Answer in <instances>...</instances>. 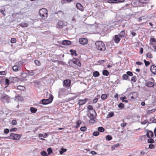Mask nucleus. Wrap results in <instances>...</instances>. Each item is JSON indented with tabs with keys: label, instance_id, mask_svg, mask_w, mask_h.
Segmentation results:
<instances>
[{
	"label": "nucleus",
	"instance_id": "obj_1",
	"mask_svg": "<svg viewBox=\"0 0 156 156\" xmlns=\"http://www.w3.org/2000/svg\"><path fill=\"white\" fill-rule=\"evenodd\" d=\"M39 14L40 16L43 19H46L48 17V13L47 9L44 8L40 9Z\"/></svg>",
	"mask_w": 156,
	"mask_h": 156
},
{
	"label": "nucleus",
	"instance_id": "obj_2",
	"mask_svg": "<svg viewBox=\"0 0 156 156\" xmlns=\"http://www.w3.org/2000/svg\"><path fill=\"white\" fill-rule=\"evenodd\" d=\"M96 48L97 49H105V46L104 42L101 41H98L95 43Z\"/></svg>",
	"mask_w": 156,
	"mask_h": 156
},
{
	"label": "nucleus",
	"instance_id": "obj_3",
	"mask_svg": "<svg viewBox=\"0 0 156 156\" xmlns=\"http://www.w3.org/2000/svg\"><path fill=\"white\" fill-rule=\"evenodd\" d=\"M21 137V136L20 134L11 133L9 136V138L14 140H18Z\"/></svg>",
	"mask_w": 156,
	"mask_h": 156
},
{
	"label": "nucleus",
	"instance_id": "obj_4",
	"mask_svg": "<svg viewBox=\"0 0 156 156\" xmlns=\"http://www.w3.org/2000/svg\"><path fill=\"white\" fill-rule=\"evenodd\" d=\"M53 100L52 96H50L49 98L47 99H43L41 101L42 104L44 105H46L51 103Z\"/></svg>",
	"mask_w": 156,
	"mask_h": 156
},
{
	"label": "nucleus",
	"instance_id": "obj_5",
	"mask_svg": "<svg viewBox=\"0 0 156 156\" xmlns=\"http://www.w3.org/2000/svg\"><path fill=\"white\" fill-rule=\"evenodd\" d=\"M71 61L73 63L79 67L81 66V64L78 59L74 58L72 59Z\"/></svg>",
	"mask_w": 156,
	"mask_h": 156
},
{
	"label": "nucleus",
	"instance_id": "obj_6",
	"mask_svg": "<svg viewBox=\"0 0 156 156\" xmlns=\"http://www.w3.org/2000/svg\"><path fill=\"white\" fill-rule=\"evenodd\" d=\"M150 44L153 45V48L154 49H156V40L154 38H151L150 40Z\"/></svg>",
	"mask_w": 156,
	"mask_h": 156
},
{
	"label": "nucleus",
	"instance_id": "obj_7",
	"mask_svg": "<svg viewBox=\"0 0 156 156\" xmlns=\"http://www.w3.org/2000/svg\"><path fill=\"white\" fill-rule=\"evenodd\" d=\"M79 41L80 43L82 44H86L88 42L87 39L84 38H81L79 39Z\"/></svg>",
	"mask_w": 156,
	"mask_h": 156
},
{
	"label": "nucleus",
	"instance_id": "obj_8",
	"mask_svg": "<svg viewBox=\"0 0 156 156\" xmlns=\"http://www.w3.org/2000/svg\"><path fill=\"white\" fill-rule=\"evenodd\" d=\"M2 98L5 100L6 102L7 103H9L10 102V98L8 95L6 94H4L2 95Z\"/></svg>",
	"mask_w": 156,
	"mask_h": 156
},
{
	"label": "nucleus",
	"instance_id": "obj_9",
	"mask_svg": "<svg viewBox=\"0 0 156 156\" xmlns=\"http://www.w3.org/2000/svg\"><path fill=\"white\" fill-rule=\"evenodd\" d=\"M63 85L67 87H69L71 84V81L69 80H65L63 82Z\"/></svg>",
	"mask_w": 156,
	"mask_h": 156
},
{
	"label": "nucleus",
	"instance_id": "obj_10",
	"mask_svg": "<svg viewBox=\"0 0 156 156\" xmlns=\"http://www.w3.org/2000/svg\"><path fill=\"white\" fill-rule=\"evenodd\" d=\"M71 43V42L70 41L64 40L62 41V44L63 45L68 46L70 45Z\"/></svg>",
	"mask_w": 156,
	"mask_h": 156
},
{
	"label": "nucleus",
	"instance_id": "obj_11",
	"mask_svg": "<svg viewBox=\"0 0 156 156\" xmlns=\"http://www.w3.org/2000/svg\"><path fill=\"white\" fill-rule=\"evenodd\" d=\"M76 7L78 9L82 11H83L84 10V8L83 7L80 3H77L76 4Z\"/></svg>",
	"mask_w": 156,
	"mask_h": 156
},
{
	"label": "nucleus",
	"instance_id": "obj_12",
	"mask_svg": "<svg viewBox=\"0 0 156 156\" xmlns=\"http://www.w3.org/2000/svg\"><path fill=\"white\" fill-rule=\"evenodd\" d=\"M146 135L148 138H151L154 136L153 133L151 130H148L147 133Z\"/></svg>",
	"mask_w": 156,
	"mask_h": 156
},
{
	"label": "nucleus",
	"instance_id": "obj_13",
	"mask_svg": "<svg viewBox=\"0 0 156 156\" xmlns=\"http://www.w3.org/2000/svg\"><path fill=\"white\" fill-rule=\"evenodd\" d=\"M113 40L115 43H118L120 40V37L118 35H116L115 36V37Z\"/></svg>",
	"mask_w": 156,
	"mask_h": 156
},
{
	"label": "nucleus",
	"instance_id": "obj_14",
	"mask_svg": "<svg viewBox=\"0 0 156 156\" xmlns=\"http://www.w3.org/2000/svg\"><path fill=\"white\" fill-rule=\"evenodd\" d=\"M150 70L151 72L154 74H156V66L152 65L151 66Z\"/></svg>",
	"mask_w": 156,
	"mask_h": 156
},
{
	"label": "nucleus",
	"instance_id": "obj_15",
	"mask_svg": "<svg viewBox=\"0 0 156 156\" xmlns=\"http://www.w3.org/2000/svg\"><path fill=\"white\" fill-rule=\"evenodd\" d=\"M120 38H122L125 37L126 36V33L125 30L121 31L119 34L118 35Z\"/></svg>",
	"mask_w": 156,
	"mask_h": 156
},
{
	"label": "nucleus",
	"instance_id": "obj_16",
	"mask_svg": "<svg viewBox=\"0 0 156 156\" xmlns=\"http://www.w3.org/2000/svg\"><path fill=\"white\" fill-rule=\"evenodd\" d=\"M58 27L59 28H62L64 25V22L63 21L59 20L58 23Z\"/></svg>",
	"mask_w": 156,
	"mask_h": 156
},
{
	"label": "nucleus",
	"instance_id": "obj_17",
	"mask_svg": "<svg viewBox=\"0 0 156 156\" xmlns=\"http://www.w3.org/2000/svg\"><path fill=\"white\" fill-rule=\"evenodd\" d=\"M145 85L148 87H152L154 86V84L152 82L148 81L146 83Z\"/></svg>",
	"mask_w": 156,
	"mask_h": 156
},
{
	"label": "nucleus",
	"instance_id": "obj_18",
	"mask_svg": "<svg viewBox=\"0 0 156 156\" xmlns=\"http://www.w3.org/2000/svg\"><path fill=\"white\" fill-rule=\"evenodd\" d=\"M12 69L14 71L17 72L20 70L21 69V68L20 66L15 65L12 67Z\"/></svg>",
	"mask_w": 156,
	"mask_h": 156
},
{
	"label": "nucleus",
	"instance_id": "obj_19",
	"mask_svg": "<svg viewBox=\"0 0 156 156\" xmlns=\"http://www.w3.org/2000/svg\"><path fill=\"white\" fill-rule=\"evenodd\" d=\"M38 136L39 137H43L44 138H46L48 137V135L47 133H45L44 135L41 133H39L38 134Z\"/></svg>",
	"mask_w": 156,
	"mask_h": 156
},
{
	"label": "nucleus",
	"instance_id": "obj_20",
	"mask_svg": "<svg viewBox=\"0 0 156 156\" xmlns=\"http://www.w3.org/2000/svg\"><path fill=\"white\" fill-rule=\"evenodd\" d=\"M19 26L22 27H27L28 26V24L26 23H22L19 24Z\"/></svg>",
	"mask_w": 156,
	"mask_h": 156
},
{
	"label": "nucleus",
	"instance_id": "obj_21",
	"mask_svg": "<svg viewBox=\"0 0 156 156\" xmlns=\"http://www.w3.org/2000/svg\"><path fill=\"white\" fill-rule=\"evenodd\" d=\"M85 103V101L83 100L80 99L78 101V103L79 105H82Z\"/></svg>",
	"mask_w": 156,
	"mask_h": 156
},
{
	"label": "nucleus",
	"instance_id": "obj_22",
	"mask_svg": "<svg viewBox=\"0 0 156 156\" xmlns=\"http://www.w3.org/2000/svg\"><path fill=\"white\" fill-rule=\"evenodd\" d=\"M67 151L66 149H64L63 147H62L60 149V150L59 151V153L60 154H62L66 152Z\"/></svg>",
	"mask_w": 156,
	"mask_h": 156
},
{
	"label": "nucleus",
	"instance_id": "obj_23",
	"mask_svg": "<svg viewBox=\"0 0 156 156\" xmlns=\"http://www.w3.org/2000/svg\"><path fill=\"white\" fill-rule=\"evenodd\" d=\"M132 95L135 99H136L138 96L137 93L136 92H134L133 93H131L129 94V95Z\"/></svg>",
	"mask_w": 156,
	"mask_h": 156
},
{
	"label": "nucleus",
	"instance_id": "obj_24",
	"mask_svg": "<svg viewBox=\"0 0 156 156\" xmlns=\"http://www.w3.org/2000/svg\"><path fill=\"white\" fill-rule=\"evenodd\" d=\"M69 51L71 53L72 55H74L75 56L77 55L76 53V50H73V49H70Z\"/></svg>",
	"mask_w": 156,
	"mask_h": 156
},
{
	"label": "nucleus",
	"instance_id": "obj_25",
	"mask_svg": "<svg viewBox=\"0 0 156 156\" xmlns=\"http://www.w3.org/2000/svg\"><path fill=\"white\" fill-rule=\"evenodd\" d=\"M30 109L31 112L32 113H36L37 110V108L34 107H31L30 108Z\"/></svg>",
	"mask_w": 156,
	"mask_h": 156
},
{
	"label": "nucleus",
	"instance_id": "obj_26",
	"mask_svg": "<svg viewBox=\"0 0 156 156\" xmlns=\"http://www.w3.org/2000/svg\"><path fill=\"white\" fill-rule=\"evenodd\" d=\"M102 74L103 75L107 76L108 75L109 73L107 70H104L103 71Z\"/></svg>",
	"mask_w": 156,
	"mask_h": 156
},
{
	"label": "nucleus",
	"instance_id": "obj_27",
	"mask_svg": "<svg viewBox=\"0 0 156 156\" xmlns=\"http://www.w3.org/2000/svg\"><path fill=\"white\" fill-rule=\"evenodd\" d=\"M100 75V74L98 71H95L93 73V76L94 77H97L99 76Z\"/></svg>",
	"mask_w": 156,
	"mask_h": 156
},
{
	"label": "nucleus",
	"instance_id": "obj_28",
	"mask_svg": "<svg viewBox=\"0 0 156 156\" xmlns=\"http://www.w3.org/2000/svg\"><path fill=\"white\" fill-rule=\"evenodd\" d=\"M17 89L19 90H24L25 89V87L23 86H18L17 87Z\"/></svg>",
	"mask_w": 156,
	"mask_h": 156
},
{
	"label": "nucleus",
	"instance_id": "obj_29",
	"mask_svg": "<svg viewBox=\"0 0 156 156\" xmlns=\"http://www.w3.org/2000/svg\"><path fill=\"white\" fill-rule=\"evenodd\" d=\"M40 154L42 156H48V154H47L46 152L44 151H41L40 152Z\"/></svg>",
	"mask_w": 156,
	"mask_h": 156
},
{
	"label": "nucleus",
	"instance_id": "obj_30",
	"mask_svg": "<svg viewBox=\"0 0 156 156\" xmlns=\"http://www.w3.org/2000/svg\"><path fill=\"white\" fill-rule=\"evenodd\" d=\"M27 74L30 76H33L34 75V71L33 70L28 71Z\"/></svg>",
	"mask_w": 156,
	"mask_h": 156
},
{
	"label": "nucleus",
	"instance_id": "obj_31",
	"mask_svg": "<svg viewBox=\"0 0 156 156\" xmlns=\"http://www.w3.org/2000/svg\"><path fill=\"white\" fill-rule=\"evenodd\" d=\"M114 115V113L113 112H111L109 113L107 116V118H109L112 117Z\"/></svg>",
	"mask_w": 156,
	"mask_h": 156
},
{
	"label": "nucleus",
	"instance_id": "obj_32",
	"mask_svg": "<svg viewBox=\"0 0 156 156\" xmlns=\"http://www.w3.org/2000/svg\"><path fill=\"white\" fill-rule=\"evenodd\" d=\"M47 151L48 152V155L50 154H51L53 152L52 148L51 147H49V148H48Z\"/></svg>",
	"mask_w": 156,
	"mask_h": 156
},
{
	"label": "nucleus",
	"instance_id": "obj_33",
	"mask_svg": "<svg viewBox=\"0 0 156 156\" xmlns=\"http://www.w3.org/2000/svg\"><path fill=\"white\" fill-rule=\"evenodd\" d=\"M107 61L106 59L105 60H100L98 62L99 64V65H100L106 62Z\"/></svg>",
	"mask_w": 156,
	"mask_h": 156
},
{
	"label": "nucleus",
	"instance_id": "obj_34",
	"mask_svg": "<svg viewBox=\"0 0 156 156\" xmlns=\"http://www.w3.org/2000/svg\"><path fill=\"white\" fill-rule=\"evenodd\" d=\"M87 109L88 110H93V111H94V112H95V111L94 109H93V107L91 105H89L87 106Z\"/></svg>",
	"mask_w": 156,
	"mask_h": 156
},
{
	"label": "nucleus",
	"instance_id": "obj_35",
	"mask_svg": "<svg viewBox=\"0 0 156 156\" xmlns=\"http://www.w3.org/2000/svg\"><path fill=\"white\" fill-rule=\"evenodd\" d=\"M98 131L101 132H103L105 131L104 129L102 127H99L98 129Z\"/></svg>",
	"mask_w": 156,
	"mask_h": 156
},
{
	"label": "nucleus",
	"instance_id": "obj_36",
	"mask_svg": "<svg viewBox=\"0 0 156 156\" xmlns=\"http://www.w3.org/2000/svg\"><path fill=\"white\" fill-rule=\"evenodd\" d=\"M107 96L105 94H103L101 96V98L102 100H105L106 99Z\"/></svg>",
	"mask_w": 156,
	"mask_h": 156
},
{
	"label": "nucleus",
	"instance_id": "obj_37",
	"mask_svg": "<svg viewBox=\"0 0 156 156\" xmlns=\"http://www.w3.org/2000/svg\"><path fill=\"white\" fill-rule=\"evenodd\" d=\"M10 82L9 81V80L7 79L6 78L5 79V84L7 85V86L9 85L10 84Z\"/></svg>",
	"mask_w": 156,
	"mask_h": 156
},
{
	"label": "nucleus",
	"instance_id": "obj_38",
	"mask_svg": "<svg viewBox=\"0 0 156 156\" xmlns=\"http://www.w3.org/2000/svg\"><path fill=\"white\" fill-rule=\"evenodd\" d=\"M112 139V136H110L109 135H108L106 136V140H107L109 141L111 140Z\"/></svg>",
	"mask_w": 156,
	"mask_h": 156
},
{
	"label": "nucleus",
	"instance_id": "obj_39",
	"mask_svg": "<svg viewBox=\"0 0 156 156\" xmlns=\"http://www.w3.org/2000/svg\"><path fill=\"white\" fill-rule=\"evenodd\" d=\"M147 142L148 143L152 144L154 143V141L153 139H151L150 138L148 140Z\"/></svg>",
	"mask_w": 156,
	"mask_h": 156
},
{
	"label": "nucleus",
	"instance_id": "obj_40",
	"mask_svg": "<svg viewBox=\"0 0 156 156\" xmlns=\"http://www.w3.org/2000/svg\"><path fill=\"white\" fill-rule=\"evenodd\" d=\"M16 38H11L10 42L12 43H14L16 42Z\"/></svg>",
	"mask_w": 156,
	"mask_h": 156
},
{
	"label": "nucleus",
	"instance_id": "obj_41",
	"mask_svg": "<svg viewBox=\"0 0 156 156\" xmlns=\"http://www.w3.org/2000/svg\"><path fill=\"white\" fill-rule=\"evenodd\" d=\"M128 76L127 74H124L122 76V78L123 80H127L128 78Z\"/></svg>",
	"mask_w": 156,
	"mask_h": 156
},
{
	"label": "nucleus",
	"instance_id": "obj_42",
	"mask_svg": "<svg viewBox=\"0 0 156 156\" xmlns=\"http://www.w3.org/2000/svg\"><path fill=\"white\" fill-rule=\"evenodd\" d=\"M136 80V76H133L132 77L131 81L134 82H135Z\"/></svg>",
	"mask_w": 156,
	"mask_h": 156
},
{
	"label": "nucleus",
	"instance_id": "obj_43",
	"mask_svg": "<svg viewBox=\"0 0 156 156\" xmlns=\"http://www.w3.org/2000/svg\"><path fill=\"white\" fill-rule=\"evenodd\" d=\"M124 107V104L122 103H120L118 105V107L120 109H122Z\"/></svg>",
	"mask_w": 156,
	"mask_h": 156
},
{
	"label": "nucleus",
	"instance_id": "obj_44",
	"mask_svg": "<svg viewBox=\"0 0 156 156\" xmlns=\"http://www.w3.org/2000/svg\"><path fill=\"white\" fill-rule=\"evenodd\" d=\"M119 146V144H115L114 145L112 146V148L114 150L115 148L118 147Z\"/></svg>",
	"mask_w": 156,
	"mask_h": 156
},
{
	"label": "nucleus",
	"instance_id": "obj_45",
	"mask_svg": "<svg viewBox=\"0 0 156 156\" xmlns=\"http://www.w3.org/2000/svg\"><path fill=\"white\" fill-rule=\"evenodd\" d=\"M34 63L37 66H40L41 64L40 62L37 60H35Z\"/></svg>",
	"mask_w": 156,
	"mask_h": 156
},
{
	"label": "nucleus",
	"instance_id": "obj_46",
	"mask_svg": "<svg viewBox=\"0 0 156 156\" xmlns=\"http://www.w3.org/2000/svg\"><path fill=\"white\" fill-rule=\"evenodd\" d=\"M108 2L110 3H116V0H108Z\"/></svg>",
	"mask_w": 156,
	"mask_h": 156
},
{
	"label": "nucleus",
	"instance_id": "obj_47",
	"mask_svg": "<svg viewBox=\"0 0 156 156\" xmlns=\"http://www.w3.org/2000/svg\"><path fill=\"white\" fill-rule=\"evenodd\" d=\"M87 128L86 127H82L80 128V130L83 132L87 130Z\"/></svg>",
	"mask_w": 156,
	"mask_h": 156
},
{
	"label": "nucleus",
	"instance_id": "obj_48",
	"mask_svg": "<svg viewBox=\"0 0 156 156\" xmlns=\"http://www.w3.org/2000/svg\"><path fill=\"white\" fill-rule=\"evenodd\" d=\"M15 98L16 99L21 101H22V100L23 99L21 97L18 95L16 96Z\"/></svg>",
	"mask_w": 156,
	"mask_h": 156
},
{
	"label": "nucleus",
	"instance_id": "obj_49",
	"mask_svg": "<svg viewBox=\"0 0 156 156\" xmlns=\"http://www.w3.org/2000/svg\"><path fill=\"white\" fill-rule=\"evenodd\" d=\"M81 121L80 120H78L77 122L76 125L77 126H76V128H78L80 126V124H81Z\"/></svg>",
	"mask_w": 156,
	"mask_h": 156
},
{
	"label": "nucleus",
	"instance_id": "obj_50",
	"mask_svg": "<svg viewBox=\"0 0 156 156\" xmlns=\"http://www.w3.org/2000/svg\"><path fill=\"white\" fill-rule=\"evenodd\" d=\"M144 62L146 66H147L150 64V63L149 62L146 61V60H144Z\"/></svg>",
	"mask_w": 156,
	"mask_h": 156
},
{
	"label": "nucleus",
	"instance_id": "obj_51",
	"mask_svg": "<svg viewBox=\"0 0 156 156\" xmlns=\"http://www.w3.org/2000/svg\"><path fill=\"white\" fill-rule=\"evenodd\" d=\"M126 74L127 76H132L133 75V73L130 71H127L126 72Z\"/></svg>",
	"mask_w": 156,
	"mask_h": 156
},
{
	"label": "nucleus",
	"instance_id": "obj_52",
	"mask_svg": "<svg viewBox=\"0 0 156 156\" xmlns=\"http://www.w3.org/2000/svg\"><path fill=\"white\" fill-rule=\"evenodd\" d=\"M99 133L98 131L94 132L93 133V135L95 136H97L99 135Z\"/></svg>",
	"mask_w": 156,
	"mask_h": 156
},
{
	"label": "nucleus",
	"instance_id": "obj_53",
	"mask_svg": "<svg viewBox=\"0 0 156 156\" xmlns=\"http://www.w3.org/2000/svg\"><path fill=\"white\" fill-rule=\"evenodd\" d=\"M22 76L26 78L27 75V74L26 73H21Z\"/></svg>",
	"mask_w": 156,
	"mask_h": 156
},
{
	"label": "nucleus",
	"instance_id": "obj_54",
	"mask_svg": "<svg viewBox=\"0 0 156 156\" xmlns=\"http://www.w3.org/2000/svg\"><path fill=\"white\" fill-rule=\"evenodd\" d=\"M17 129L16 128V127L13 128L11 129H10V132H15L17 130Z\"/></svg>",
	"mask_w": 156,
	"mask_h": 156
},
{
	"label": "nucleus",
	"instance_id": "obj_55",
	"mask_svg": "<svg viewBox=\"0 0 156 156\" xmlns=\"http://www.w3.org/2000/svg\"><path fill=\"white\" fill-rule=\"evenodd\" d=\"M5 11V9H1L0 10V12L4 16H5V14L4 13Z\"/></svg>",
	"mask_w": 156,
	"mask_h": 156
},
{
	"label": "nucleus",
	"instance_id": "obj_56",
	"mask_svg": "<svg viewBox=\"0 0 156 156\" xmlns=\"http://www.w3.org/2000/svg\"><path fill=\"white\" fill-rule=\"evenodd\" d=\"M9 132V130L8 129H5L4 130V133L5 134L8 133Z\"/></svg>",
	"mask_w": 156,
	"mask_h": 156
},
{
	"label": "nucleus",
	"instance_id": "obj_57",
	"mask_svg": "<svg viewBox=\"0 0 156 156\" xmlns=\"http://www.w3.org/2000/svg\"><path fill=\"white\" fill-rule=\"evenodd\" d=\"M147 57L150 58H152V55L150 53H148L146 55Z\"/></svg>",
	"mask_w": 156,
	"mask_h": 156
},
{
	"label": "nucleus",
	"instance_id": "obj_58",
	"mask_svg": "<svg viewBox=\"0 0 156 156\" xmlns=\"http://www.w3.org/2000/svg\"><path fill=\"white\" fill-rule=\"evenodd\" d=\"M12 125H15L17 124V122L16 120H13L12 121Z\"/></svg>",
	"mask_w": 156,
	"mask_h": 156
},
{
	"label": "nucleus",
	"instance_id": "obj_59",
	"mask_svg": "<svg viewBox=\"0 0 156 156\" xmlns=\"http://www.w3.org/2000/svg\"><path fill=\"white\" fill-rule=\"evenodd\" d=\"M126 123H123L121 124V127H124L126 126Z\"/></svg>",
	"mask_w": 156,
	"mask_h": 156
},
{
	"label": "nucleus",
	"instance_id": "obj_60",
	"mask_svg": "<svg viewBox=\"0 0 156 156\" xmlns=\"http://www.w3.org/2000/svg\"><path fill=\"white\" fill-rule=\"evenodd\" d=\"M148 122V121L147 120H145L143 122H141V124L142 125H144L146 124Z\"/></svg>",
	"mask_w": 156,
	"mask_h": 156
},
{
	"label": "nucleus",
	"instance_id": "obj_61",
	"mask_svg": "<svg viewBox=\"0 0 156 156\" xmlns=\"http://www.w3.org/2000/svg\"><path fill=\"white\" fill-rule=\"evenodd\" d=\"M149 148L151 149H153L154 147V146L152 144H151L149 145Z\"/></svg>",
	"mask_w": 156,
	"mask_h": 156
},
{
	"label": "nucleus",
	"instance_id": "obj_62",
	"mask_svg": "<svg viewBox=\"0 0 156 156\" xmlns=\"http://www.w3.org/2000/svg\"><path fill=\"white\" fill-rule=\"evenodd\" d=\"M148 0H139L140 2L143 3H146V2Z\"/></svg>",
	"mask_w": 156,
	"mask_h": 156
},
{
	"label": "nucleus",
	"instance_id": "obj_63",
	"mask_svg": "<svg viewBox=\"0 0 156 156\" xmlns=\"http://www.w3.org/2000/svg\"><path fill=\"white\" fill-rule=\"evenodd\" d=\"M136 64L137 65H141L143 64L141 62H138V61L136 62Z\"/></svg>",
	"mask_w": 156,
	"mask_h": 156
},
{
	"label": "nucleus",
	"instance_id": "obj_64",
	"mask_svg": "<svg viewBox=\"0 0 156 156\" xmlns=\"http://www.w3.org/2000/svg\"><path fill=\"white\" fill-rule=\"evenodd\" d=\"M116 3L122 2L125 1V0H116Z\"/></svg>",
	"mask_w": 156,
	"mask_h": 156
}]
</instances>
